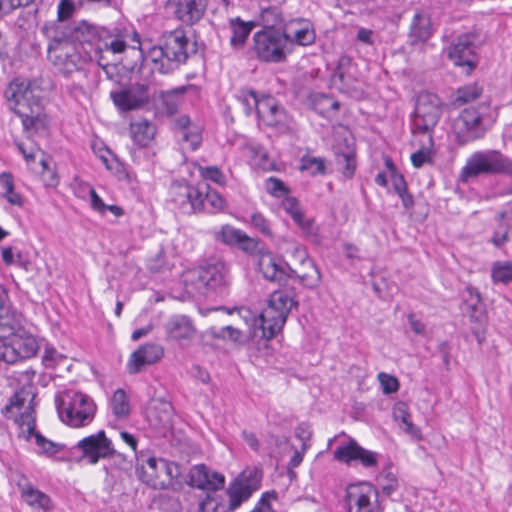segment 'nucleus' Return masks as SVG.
I'll return each mask as SVG.
<instances>
[{"mask_svg": "<svg viewBox=\"0 0 512 512\" xmlns=\"http://www.w3.org/2000/svg\"><path fill=\"white\" fill-rule=\"evenodd\" d=\"M39 91L37 80L20 77L12 80L5 90L11 110L21 118L26 131H44L49 125L47 115L42 113Z\"/></svg>", "mask_w": 512, "mask_h": 512, "instance_id": "f257e3e1", "label": "nucleus"}, {"mask_svg": "<svg viewBox=\"0 0 512 512\" xmlns=\"http://www.w3.org/2000/svg\"><path fill=\"white\" fill-rule=\"evenodd\" d=\"M34 394L31 391L21 389L17 391L3 408L2 413L8 419H14L20 427L26 440L35 439L39 451L46 454H55L61 450V445L46 439L35 430L36 421L32 401Z\"/></svg>", "mask_w": 512, "mask_h": 512, "instance_id": "f03ea898", "label": "nucleus"}, {"mask_svg": "<svg viewBox=\"0 0 512 512\" xmlns=\"http://www.w3.org/2000/svg\"><path fill=\"white\" fill-rule=\"evenodd\" d=\"M505 174L512 181V162L498 150L478 151L466 161L460 173V180L469 182L480 175ZM505 194L512 195V185L507 187ZM512 203V200H511Z\"/></svg>", "mask_w": 512, "mask_h": 512, "instance_id": "7ed1b4c3", "label": "nucleus"}, {"mask_svg": "<svg viewBox=\"0 0 512 512\" xmlns=\"http://www.w3.org/2000/svg\"><path fill=\"white\" fill-rule=\"evenodd\" d=\"M297 304L294 289L274 291L269 297L267 307L261 312L258 319L263 337L271 339L280 332L291 309Z\"/></svg>", "mask_w": 512, "mask_h": 512, "instance_id": "20e7f679", "label": "nucleus"}, {"mask_svg": "<svg viewBox=\"0 0 512 512\" xmlns=\"http://www.w3.org/2000/svg\"><path fill=\"white\" fill-rule=\"evenodd\" d=\"M60 419L67 425L78 428L89 425L96 413L94 401L81 392L68 390L56 398Z\"/></svg>", "mask_w": 512, "mask_h": 512, "instance_id": "39448f33", "label": "nucleus"}, {"mask_svg": "<svg viewBox=\"0 0 512 512\" xmlns=\"http://www.w3.org/2000/svg\"><path fill=\"white\" fill-rule=\"evenodd\" d=\"M487 105H480L478 109L465 108L453 122V131L460 144H467L482 138L490 125L486 117Z\"/></svg>", "mask_w": 512, "mask_h": 512, "instance_id": "423d86ee", "label": "nucleus"}, {"mask_svg": "<svg viewBox=\"0 0 512 512\" xmlns=\"http://www.w3.org/2000/svg\"><path fill=\"white\" fill-rule=\"evenodd\" d=\"M139 479L153 489H168L180 475V467L163 458L149 457L136 469Z\"/></svg>", "mask_w": 512, "mask_h": 512, "instance_id": "0eeeda50", "label": "nucleus"}, {"mask_svg": "<svg viewBox=\"0 0 512 512\" xmlns=\"http://www.w3.org/2000/svg\"><path fill=\"white\" fill-rule=\"evenodd\" d=\"M263 472L258 467H247L236 479L230 483L226 490L229 498L228 511H235L242 503L246 502L252 494L259 490Z\"/></svg>", "mask_w": 512, "mask_h": 512, "instance_id": "6e6552de", "label": "nucleus"}, {"mask_svg": "<svg viewBox=\"0 0 512 512\" xmlns=\"http://www.w3.org/2000/svg\"><path fill=\"white\" fill-rule=\"evenodd\" d=\"M443 110L440 98L429 92L420 93L417 97L414 115L413 132L430 133L437 125Z\"/></svg>", "mask_w": 512, "mask_h": 512, "instance_id": "1a4fd4ad", "label": "nucleus"}, {"mask_svg": "<svg viewBox=\"0 0 512 512\" xmlns=\"http://www.w3.org/2000/svg\"><path fill=\"white\" fill-rule=\"evenodd\" d=\"M65 37H53L48 45V59L64 76L81 69L83 58L76 47Z\"/></svg>", "mask_w": 512, "mask_h": 512, "instance_id": "9d476101", "label": "nucleus"}, {"mask_svg": "<svg viewBox=\"0 0 512 512\" xmlns=\"http://www.w3.org/2000/svg\"><path fill=\"white\" fill-rule=\"evenodd\" d=\"M344 506L347 512H382L378 490L368 482L348 485Z\"/></svg>", "mask_w": 512, "mask_h": 512, "instance_id": "9b49d317", "label": "nucleus"}, {"mask_svg": "<svg viewBox=\"0 0 512 512\" xmlns=\"http://www.w3.org/2000/svg\"><path fill=\"white\" fill-rule=\"evenodd\" d=\"M39 350L37 338L23 326L0 350V363L14 364L36 356Z\"/></svg>", "mask_w": 512, "mask_h": 512, "instance_id": "f8f14e48", "label": "nucleus"}, {"mask_svg": "<svg viewBox=\"0 0 512 512\" xmlns=\"http://www.w3.org/2000/svg\"><path fill=\"white\" fill-rule=\"evenodd\" d=\"M286 38L283 33L273 30L258 31L253 35V50L264 62L280 63L286 58Z\"/></svg>", "mask_w": 512, "mask_h": 512, "instance_id": "ddd939ff", "label": "nucleus"}, {"mask_svg": "<svg viewBox=\"0 0 512 512\" xmlns=\"http://www.w3.org/2000/svg\"><path fill=\"white\" fill-rule=\"evenodd\" d=\"M198 290L207 289L222 292L229 285V268L221 260H214L195 270L192 274Z\"/></svg>", "mask_w": 512, "mask_h": 512, "instance_id": "4468645a", "label": "nucleus"}, {"mask_svg": "<svg viewBox=\"0 0 512 512\" xmlns=\"http://www.w3.org/2000/svg\"><path fill=\"white\" fill-rule=\"evenodd\" d=\"M23 315L13 307L8 291L0 286V350L22 327Z\"/></svg>", "mask_w": 512, "mask_h": 512, "instance_id": "2eb2a0df", "label": "nucleus"}, {"mask_svg": "<svg viewBox=\"0 0 512 512\" xmlns=\"http://www.w3.org/2000/svg\"><path fill=\"white\" fill-rule=\"evenodd\" d=\"M476 35L462 34L453 41L448 50V56L456 66L466 68L470 73L477 65Z\"/></svg>", "mask_w": 512, "mask_h": 512, "instance_id": "dca6fc26", "label": "nucleus"}, {"mask_svg": "<svg viewBox=\"0 0 512 512\" xmlns=\"http://www.w3.org/2000/svg\"><path fill=\"white\" fill-rule=\"evenodd\" d=\"M207 5V0H168L166 9L181 23L193 26L204 17Z\"/></svg>", "mask_w": 512, "mask_h": 512, "instance_id": "f3484780", "label": "nucleus"}, {"mask_svg": "<svg viewBox=\"0 0 512 512\" xmlns=\"http://www.w3.org/2000/svg\"><path fill=\"white\" fill-rule=\"evenodd\" d=\"M294 257L298 261V264L295 268L291 267L290 278L299 279L300 283L308 289H316L322 279L319 268L308 256L307 251L301 246L295 247Z\"/></svg>", "mask_w": 512, "mask_h": 512, "instance_id": "a211bd4d", "label": "nucleus"}, {"mask_svg": "<svg viewBox=\"0 0 512 512\" xmlns=\"http://www.w3.org/2000/svg\"><path fill=\"white\" fill-rule=\"evenodd\" d=\"M82 452V458L89 464H96L100 459L108 458L115 453L110 439L103 430L80 440L76 446Z\"/></svg>", "mask_w": 512, "mask_h": 512, "instance_id": "6ab92c4d", "label": "nucleus"}, {"mask_svg": "<svg viewBox=\"0 0 512 512\" xmlns=\"http://www.w3.org/2000/svg\"><path fill=\"white\" fill-rule=\"evenodd\" d=\"M334 459L346 464L358 461L365 468H375L378 465L379 454L360 446L356 440L350 439L345 445L338 446L333 452Z\"/></svg>", "mask_w": 512, "mask_h": 512, "instance_id": "aec40b11", "label": "nucleus"}, {"mask_svg": "<svg viewBox=\"0 0 512 512\" xmlns=\"http://www.w3.org/2000/svg\"><path fill=\"white\" fill-rule=\"evenodd\" d=\"M110 97L119 110L124 112L136 110L148 103V87L144 84L132 85L119 91H112Z\"/></svg>", "mask_w": 512, "mask_h": 512, "instance_id": "412c9836", "label": "nucleus"}, {"mask_svg": "<svg viewBox=\"0 0 512 512\" xmlns=\"http://www.w3.org/2000/svg\"><path fill=\"white\" fill-rule=\"evenodd\" d=\"M163 39L167 61L177 64L184 63L189 56V52L195 51L182 29H176L164 34Z\"/></svg>", "mask_w": 512, "mask_h": 512, "instance_id": "4be33fe9", "label": "nucleus"}, {"mask_svg": "<svg viewBox=\"0 0 512 512\" xmlns=\"http://www.w3.org/2000/svg\"><path fill=\"white\" fill-rule=\"evenodd\" d=\"M258 270L266 280L278 284L286 281L291 276V266L282 258L271 252L262 253L260 255Z\"/></svg>", "mask_w": 512, "mask_h": 512, "instance_id": "5701e85b", "label": "nucleus"}, {"mask_svg": "<svg viewBox=\"0 0 512 512\" xmlns=\"http://www.w3.org/2000/svg\"><path fill=\"white\" fill-rule=\"evenodd\" d=\"M188 484L205 491H216L222 489L225 484L223 474L210 470L206 465L193 466L188 474Z\"/></svg>", "mask_w": 512, "mask_h": 512, "instance_id": "b1692460", "label": "nucleus"}, {"mask_svg": "<svg viewBox=\"0 0 512 512\" xmlns=\"http://www.w3.org/2000/svg\"><path fill=\"white\" fill-rule=\"evenodd\" d=\"M164 354L162 346L154 343H147L134 351L127 364L128 371L131 374L140 372L148 365L158 362Z\"/></svg>", "mask_w": 512, "mask_h": 512, "instance_id": "393cba45", "label": "nucleus"}, {"mask_svg": "<svg viewBox=\"0 0 512 512\" xmlns=\"http://www.w3.org/2000/svg\"><path fill=\"white\" fill-rule=\"evenodd\" d=\"M283 35L286 43L291 42L301 46H307L315 41V32L307 21L294 19L283 25Z\"/></svg>", "mask_w": 512, "mask_h": 512, "instance_id": "a878e982", "label": "nucleus"}, {"mask_svg": "<svg viewBox=\"0 0 512 512\" xmlns=\"http://www.w3.org/2000/svg\"><path fill=\"white\" fill-rule=\"evenodd\" d=\"M173 415L174 409L172 404L168 401L158 399L153 401L147 417L150 425L154 429L164 433L172 427Z\"/></svg>", "mask_w": 512, "mask_h": 512, "instance_id": "bb28decb", "label": "nucleus"}, {"mask_svg": "<svg viewBox=\"0 0 512 512\" xmlns=\"http://www.w3.org/2000/svg\"><path fill=\"white\" fill-rule=\"evenodd\" d=\"M335 161L346 178H352L356 170V152L353 144L346 139L333 147Z\"/></svg>", "mask_w": 512, "mask_h": 512, "instance_id": "cd10ccee", "label": "nucleus"}, {"mask_svg": "<svg viewBox=\"0 0 512 512\" xmlns=\"http://www.w3.org/2000/svg\"><path fill=\"white\" fill-rule=\"evenodd\" d=\"M23 500L33 509L49 512L53 508L51 498L44 492L35 488L31 483L25 481L18 483Z\"/></svg>", "mask_w": 512, "mask_h": 512, "instance_id": "c85d7f7f", "label": "nucleus"}, {"mask_svg": "<svg viewBox=\"0 0 512 512\" xmlns=\"http://www.w3.org/2000/svg\"><path fill=\"white\" fill-rule=\"evenodd\" d=\"M167 335L173 340L191 339L195 333V329L189 318L182 315L171 317L165 324Z\"/></svg>", "mask_w": 512, "mask_h": 512, "instance_id": "c756f323", "label": "nucleus"}, {"mask_svg": "<svg viewBox=\"0 0 512 512\" xmlns=\"http://www.w3.org/2000/svg\"><path fill=\"white\" fill-rule=\"evenodd\" d=\"M393 418L406 434L416 441L422 440L421 429L412 422L409 408L405 403L399 402L394 406Z\"/></svg>", "mask_w": 512, "mask_h": 512, "instance_id": "7c9ffc66", "label": "nucleus"}, {"mask_svg": "<svg viewBox=\"0 0 512 512\" xmlns=\"http://www.w3.org/2000/svg\"><path fill=\"white\" fill-rule=\"evenodd\" d=\"M253 22H245L239 17L231 18L229 20V27L231 30L230 45L234 49H241L254 28Z\"/></svg>", "mask_w": 512, "mask_h": 512, "instance_id": "2f4dec72", "label": "nucleus"}, {"mask_svg": "<svg viewBox=\"0 0 512 512\" xmlns=\"http://www.w3.org/2000/svg\"><path fill=\"white\" fill-rule=\"evenodd\" d=\"M431 36L430 19L427 15L416 13L413 17L409 39L412 45L423 43Z\"/></svg>", "mask_w": 512, "mask_h": 512, "instance_id": "473e14b6", "label": "nucleus"}, {"mask_svg": "<svg viewBox=\"0 0 512 512\" xmlns=\"http://www.w3.org/2000/svg\"><path fill=\"white\" fill-rule=\"evenodd\" d=\"M352 65V58L343 55L338 60L337 68L335 69L332 81L335 85H339V88L345 91H348L352 88L354 83V78L350 74V69Z\"/></svg>", "mask_w": 512, "mask_h": 512, "instance_id": "72a5a7b5", "label": "nucleus"}, {"mask_svg": "<svg viewBox=\"0 0 512 512\" xmlns=\"http://www.w3.org/2000/svg\"><path fill=\"white\" fill-rule=\"evenodd\" d=\"M130 134L133 142L140 146H147L155 135V127L146 119L130 124Z\"/></svg>", "mask_w": 512, "mask_h": 512, "instance_id": "f704fd0d", "label": "nucleus"}, {"mask_svg": "<svg viewBox=\"0 0 512 512\" xmlns=\"http://www.w3.org/2000/svg\"><path fill=\"white\" fill-rule=\"evenodd\" d=\"M1 196L10 204L17 207L24 205L23 196L15 191L14 177L9 172L0 174Z\"/></svg>", "mask_w": 512, "mask_h": 512, "instance_id": "c9c22d12", "label": "nucleus"}, {"mask_svg": "<svg viewBox=\"0 0 512 512\" xmlns=\"http://www.w3.org/2000/svg\"><path fill=\"white\" fill-rule=\"evenodd\" d=\"M252 104L255 106L257 115L262 121L267 123H273L272 114L273 111L278 107V103L272 96H263L261 98L251 97Z\"/></svg>", "mask_w": 512, "mask_h": 512, "instance_id": "e433bc0d", "label": "nucleus"}, {"mask_svg": "<svg viewBox=\"0 0 512 512\" xmlns=\"http://www.w3.org/2000/svg\"><path fill=\"white\" fill-rule=\"evenodd\" d=\"M189 193H195L194 186L184 181H175L169 188V200L175 208L182 212L183 206L185 205V197L189 195Z\"/></svg>", "mask_w": 512, "mask_h": 512, "instance_id": "4c0bfd02", "label": "nucleus"}, {"mask_svg": "<svg viewBox=\"0 0 512 512\" xmlns=\"http://www.w3.org/2000/svg\"><path fill=\"white\" fill-rule=\"evenodd\" d=\"M69 37L79 43H94L99 37V31L95 26L82 21L73 28Z\"/></svg>", "mask_w": 512, "mask_h": 512, "instance_id": "58836bf2", "label": "nucleus"}, {"mask_svg": "<svg viewBox=\"0 0 512 512\" xmlns=\"http://www.w3.org/2000/svg\"><path fill=\"white\" fill-rule=\"evenodd\" d=\"M283 209L291 216L294 222L305 232L311 227V221L305 220L298 201L293 197H287L282 203Z\"/></svg>", "mask_w": 512, "mask_h": 512, "instance_id": "ea45409f", "label": "nucleus"}, {"mask_svg": "<svg viewBox=\"0 0 512 512\" xmlns=\"http://www.w3.org/2000/svg\"><path fill=\"white\" fill-rule=\"evenodd\" d=\"M260 21L265 28L283 27L284 19L282 12L277 6L262 7L260 12Z\"/></svg>", "mask_w": 512, "mask_h": 512, "instance_id": "a19ab883", "label": "nucleus"}, {"mask_svg": "<svg viewBox=\"0 0 512 512\" xmlns=\"http://www.w3.org/2000/svg\"><path fill=\"white\" fill-rule=\"evenodd\" d=\"M482 92V87L477 83L462 86L456 91L454 104L460 106L475 101L482 95Z\"/></svg>", "mask_w": 512, "mask_h": 512, "instance_id": "79ce46f5", "label": "nucleus"}, {"mask_svg": "<svg viewBox=\"0 0 512 512\" xmlns=\"http://www.w3.org/2000/svg\"><path fill=\"white\" fill-rule=\"evenodd\" d=\"M203 205L205 206L204 212L217 213L224 210L226 201L216 190L206 187V190L203 191Z\"/></svg>", "mask_w": 512, "mask_h": 512, "instance_id": "37998d69", "label": "nucleus"}, {"mask_svg": "<svg viewBox=\"0 0 512 512\" xmlns=\"http://www.w3.org/2000/svg\"><path fill=\"white\" fill-rule=\"evenodd\" d=\"M112 411L117 418H125L129 415L130 405L123 389H117L110 401Z\"/></svg>", "mask_w": 512, "mask_h": 512, "instance_id": "c03bdc74", "label": "nucleus"}, {"mask_svg": "<svg viewBox=\"0 0 512 512\" xmlns=\"http://www.w3.org/2000/svg\"><path fill=\"white\" fill-rule=\"evenodd\" d=\"M491 278L494 283L508 284L512 282V262H495L491 269Z\"/></svg>", "mask_w": 512, "mask_h": 512, "instance_id": "a18cd8bd", "label": "nucleus"}, {"mask_svg": "<svg viewBox=\"0 0 512 512\" xmlns=\"http://www.w3.org/2000/svg\"><path fill=\"white\" fill-rule=\"evenodd\" d=\"M194 192L195 193H189V195H186L182 213L193 214L204 212L205 206L203 205V191L200 187L194 186Z\"/></svg>", "mask_w": 512, "mask_h": 512, "instance_id": "49530a36", "label": "nucleus"}, {"mask_svg": "<svg viewBox=\"0 0 512 512\" xmlns=\"http://www.w3.org/2000/svg\"><path fill=\"white\" fill-rule=\"evenodd\" d=\"M242 230L236 229L231 225H223L219 231L215 233V239L226 245L237 246Z\"/></svg>", "mask_w": 512, "mask_h": 512, "instance_id": "de8ad7c7", "label": "nucleus"}, {"mask_svg": "<svg viewBox=\"0 0 512 512\" xmlns=\"http://www.w3.org/2000/svg\"><path fill=\"white\" fill-rule=\"evenodd\" d=\"M200 176L205 180H210L216 184L224 185L226 182L223 172L217 166L194 165Z\"/></svg>", "mask_w": 512, "mask_h": 512, "instance_id": "09e8293b", "label": "nucleus"}, {"mask_svg": "<svg viewBox=\"0 0 512 512\" xmlns=\"http://www.w3.org/2000/svg\"><path fill=\"white\" fill-rule=\"evenodd\" d=\"M301 169L309 171L311 175L325 173V160L321 157L303 156Z\"/></svg>", "mask_w": 512, "mask_h": 512, "instance_id": "8fccbe9b", "label": "nucleus"}, {"mask_svg": "<svg viewBox=\"0 0 512 512\" xmlns=\"http://www.w3.org/2000/svg\"><path fill=\"white\" fill-rule=\"evenodd\" d=\"M177 137L181 142L187 143L191 150H196L202 142V135L194 126L190 130H182V133L178 134Z\"/></svg>", "mask_w": 512, "mask_h": 512, "instance_id": "3c124183", "label": "nucleus"}, {"mask_svg": "<svg viewBox=\"0 0 512 512\" xmlns=\"http://www.w3.org/2000/svg\"><path fill=\"white\" fill-rule=\"evenodd\" d=\"M237 247L248 254H256L260 252V241L248 236L244 231L241 233Z\"/></svg>", "mask_w": 512, "mask_h": 512, "instance_id": "603ef678", "label": "nucleus"}, {"mask_svg": "<svg viewBox=\"0 0 512 512\" xmlns=\"http://www.w3.org/2000/svg\"><path fill=\"white\" fill-rule=\"evenodd\" d=\"M273 123H267L266 125L271 127H276L280 130L289 129L291 124V119L287 115L286 111L278 105V107L273 111L272 114Z\"/></svg>", "mask_w": 512, "mask_h": 512, "instance_id": "864d4df0", "label": "nucleus"}, {"mask_svg": "<svg viewBox=\"0 0 512 512\" xmlns=\"http://www.w3.org/2000/svg\"><path fill=\"white\" fill-rule=\"evenodd\" d=\"M250 223L264 236H267L269 238L273 237V232L270 227V223L261 213H253L250 217Z\"/></svg>", "mask_w": 512, "mask_h": 512, "instance_id": "5fc2aeb1", "label": "nucleus"}, {"mask_svg": "<svg viewBox=\"0 0 512 512\" xmlns=\"http://www.w3.org/2000/svg\"><path fill=\"white\" fill-rule=\"evenodd\" d=\"M378 380L384 394H392L399 389V382L394 376L381 372L378 374Z\"/></svg>", "mask_w": 512, "mask_h": 512, "instance_id": "6e6d98bb", "label": "nucleus"}, {"mask_svg": "<svg viewBox=\"0 0 512 512\" xmlns=\"http://www.w3.org/2000/svg\"><path fill=\"white\" fill-rule=\"evenodd\" d=\"M76 9V4L72 0H60L57 8V19L60 22L66 21L72 17Z\"/></svg>", "mask_w": 512, "mask_h": 512, "instance_id": "4d7b16f0", "label": "nucleus"}, {"mask_svg": "<svg viewBox=\"0 0 512 512\" xmlns=\"http://www.w3.org/2000/svg\"><path fill=\"white\" fill-rule=\"evenodd\" d=\"M266 190L274 197H282L288 193L284 183L275 177H270L266 180Z\"/></svg>", "mask_w": 512, "mask_h": 512, "instance_id": "13d9d810", "label": "nucleus"}, {"mask_svg": "<svg viewBox=\"0 0 512 512\" xmlns=\"http://www.w3.org/2000/svg\"><path fill=\"white\" fill-rule=\"evenodd\" d=\"M219 337H222L223 339H229L235 343H243L244 342V336L243 333L233 326H225L220 329Z\"/></svg>", "mask_w": 512, "mask_h": 512, "instance_id": "bf43d9fd", "label": "nucleus"}, {"mask_svg": "<svg viewBox=\"0 0 512 512\" xmlns=\"http://www.w3.org/2000/svg\"><path fill=\"white\" fill-rule=\"evenodd\" d=\"M145 59L153 63L162 62L163 59H166V51L164 49V45L153 46L149 48L145 54Z\"/></svg>", "mask_w": 512, "mask_h": 512, "instance_id": "052dcab7", "label": "nucleus"}, {"mask_svg": "<svg viewBox=\"0 0 512 512\" xmlns=\"http://www.w3.org/2000/svg\"><path fill=\"white\" fill-rule=\"evenodd\" d=\"M64 359V356L55 348H46L43 355V362L47 367H52Z\"/></svg>", "mask_w": 512, "mask_h": 512, "instance_id": "680f3d73", "label": "nucleus"}, {"mask_svg": "<svg viewBox=\"0 0 512 512\" xmlns=\"http://www.w3.org/2000/svg\"><path fill=\"white\" fill-rule=\"evenodd\" d=\"M16 146L28 163L34 162L35 158H36V153L40 151L39 147H37V146H29L28 147L25 143H22V142H17Z\"/></svg>", "mask_w": 512, "mask_h": 512, "instance_id": "e2e57ef3", "label": "nucleus"}, {"mask_svg": "<svg viewBox=\"0 0 512 512\" xmlns=\"http://www.w3.org/2000/svg\"><path fill=\"white\" fill-rule=\"evenodd\" d=\"M295 436L301 440V447H303V451H306L308 447L307 441H309L311 437V431L308 426L305 424L298 425L295 430Z\"/></svg>", "mask_w": 512, "mask_h": 512, "instance_id": "0e129e2a", "label": "nucleus"}, {"mask_svg": "<svg viewBox=\"0 0 512 512\" xmlns=\"http://www.w3.org/2000/svg\"><path fill=\"white\" fill-rule=\"evenodd\" d=\"M97 48L100 50H102L103 48L110 49L113 53H121L125 50L126 43L121 39H113L110 42H104L103 46L98 44Z\"/></svg>", "mask_w": 512, "mask_h": 512, "instance_id": "69168bd1", "label": "nucleus"}, {"mask_svg": "<svg viewBox=\"0 0 512 512\" xmlns=\"http://www.w3.org/2000/svg\"><path fill=\"white\" fill-rule=\"evenodd\" d=\"M305 452L306 451H303V447H301L300 450L296 449L294 451V454L291 457L288 464V470L291 477H295V472L293 471V469L298 467L302 463Z\"/></svg>", "mask_w": 512, "mask_h": 512, "instance_id": "338daca9", "label": "nucleus"}, {"mask_svg": "<svg viewBox=\"0 0 512 512\" xmlns=\"http://www.w3.org/2000/svg\"><path fill=\"white\" fill-rule=\"evenodd\" d=\"M90 199L92 208L98 213L104 215L106 212V204L98 196V194L93 188L90 189Z\"/></svg>", "mask_w": 512, "mask_h": 512, "instance_id": "774afa93", "label": "nucleus"}]
</instances>
